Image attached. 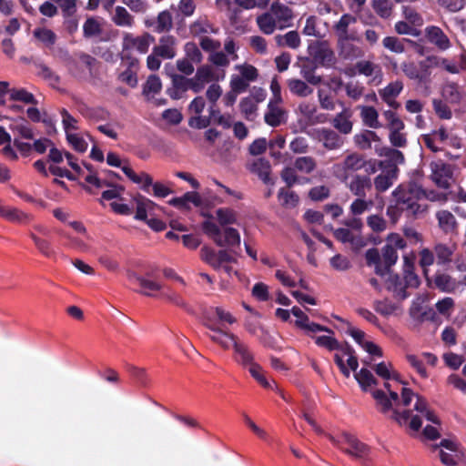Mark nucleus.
I'll return each instance as SVG.
<instances>
[{
    "instance_id": "obj_1",
    "label": "nucleus",
    "mask_w": 466,
    "mask_h": 466,
    "mask_svg": "<svg viewBox=\"0 0 466 466\" xmlns=\"http://www.w3.org/2000/svg\"><path fill=\"white\" fill-rule=\"evenodd\" d=\"M384 388L388 393L381 390L372 391L377 409L381 413L390 414V418L400 425L409 423L415 431L421 427V417L439 424L437 416L428 409L427 401L422 397L404 386H392L391 382H384Z\"/></svg>"
},
{
    "instance_id": "obj_2",
    "label": "nucleus",
    "mask_w": 466,
    "mask_h": 466,
    "mask_svg": "<svg viewBox=\"0 0 466 466\" xmlns=\"http://www.w3.org/2000/svg\"><path fill=\"white\" fill-rule=\"evenodd\" d=\"M217 218L221 229L215 222L206 220L202 224L204 233L218 247H235L240 245V235L236 228L226 227L237 223V217L229 208H218L216 211Z\"/></svg>"
},
{
    "instance_id": "obj_3",
    "label": "nucleus",
    "mask_w": 466,
    "mask_h": 466,
    "mask_svg": "<svg viewBox=\"0 0 466 466\" xmlns=\"http://www.w3.org/2000/svg\"><path fill=\"white\" fill-rule=\"evenodd\" d=\"M215 340L219 342V346L224 350L234 349L236 354V360L241 365L248 367L251 376L264 388L273 389L274 381L271 383L267 380L264 375L262 368L253 361V355L249 351L245 343L235 342V339L229 335H219L218 338H214Z\"/></svg>"
},
{
    "instance_id": "obj_4",
    "label": "nucleus",
    "mask_w": 466,
    "mask_h": 466,
    "mask_svg": "<svg viewBox=\"0 0 466 466\" xmlns=\"http://www.w3.org/2000/svg\"><path fill=\"white\" fill-rule=\"evenodd\" d=\"M364 169L368 174H373L377 171V161L375 159H366L363 155L351 152L339 162L332 167L333 175L342 183L353 177V173Z\"/></svg>"
},
{
    "instance_id": "obj_5",
    "label": "nucleus",
    "mask_w": 466,
    "mask_h": 466,
    "mask_svg": "<svg viewBox=\"0 0 466 466\" xmlns=\"http://www.w3.org/2000/svg\"><path fill=\"white\" fill-rule=\"evenodd\" d=\"M204 319L206 327L211 331L209 339L219 345V342L215 340L214 338H218L219 335L232 336L237 344L242 343L238 338L229 332L226 327L227 324L232 325L237 322V319L229 312L221 307H215L208 309L204 313Z\"/></svg>"
},
{
    "instance_id": "obj_6",
    "label": "nucleus",
    "mask_w": 466,
    "mask_h": 466,
    "mask_svg": "<svg viewBox=\"0 0 466 466\" xmlns=\"http://www.w3.org/2000/svg\"><path fill=\"white\" fill-rule=\"evenodd\" d=\"M327 437L334 446L349 456L359 461L368 459L370 454L369 446L360 441L356 436L346 431H341L338 434H328Z\"/></svg>"
},
{
    "instance_id": "obj_7",
    "label": "nucleus",
    "mask_w": 466,
    "mask_h": 466,
    "mask_svg": "<svg viewBox=\"0 0 466 466\" xmlns=\"http://www.w3.org/2000/svg\"><path fill=\"white\" fill-rule=\"evenodd\" d=\"M392 195L396 199L400 208L410 209L413 214L421 211L420 205L417 204L421 199V196L425 195V190L415 184L400 185L393 192Z\"/></svg>"
},
{
    "instance_id": "obj_8",
    "label": "nucleus",
    "mask_w": 466,
    "mask_h": 466,
    "mask_svg": "<svg viewBox=\"0 0 466 466\" xmlns=\"http://www.w3.org/2000/svg\"><path fill=\"white\" fill-rule=\"evenodd\" d=\"M200 256L202 260L218 271H224L228 275H230L233 271V268L229 264L234 259L225 249L216 251L211 248L203 247L200 250Z\"/></svg>"
},
{
    "instance_id": "obj_9",
    "label": "nucleus",
    "mask_w": 466,
    "mask_h": 466,
    "mask_svg": "<svg viewBox=\"0 0 466 466\" xmlns=\"http://www.w3.org/2000/svg\"><path fill=\"white\" fill-rule=\"evenodd\" d=\"M431 60L428 56L420 60V72L417 71L416 63L413 61H404L400 65L401 71L410 80L416 81L418 84H428L431 82L432 73Z\"/></svg>"
},
{
    "instance_id": "obj_10",
    "label": "nucleus",
    "mask_w": 466,
    "mask_h": 466,
    "mask_svg": "<svg viewBox=\"0 0 466 466\" xmlns=\"http://www.w3.org/2000/svg\"><path fill=\"white\" fill-rule=\"evenodd\" d=\"M298 115V125L304 131L309 127L323 123L325 116L318 112L317 106L311 102H301L296 110Z\"/></svg>"
},
{
    "instance_id": "obj_11",
    "label": "nucleus",
    "mask_w": 466,
    "mask_h": 466,
    "mask_svg": "<svg viewBox=\"0 0 466 466\" xmlns=\"http://www.w3.org/2000/svg\"><path fill=\"white\" fill-rule=\"evenodd\" d=\"M334 360L339 368L342 374L349 378L350 370L356 371L359 366L358 359L354 355L353 350L348 344L339 342V347L334 350Z\"/></svg>"
},
{
    "instance_id": "obj_12",
    "label": "nucleus",
    "mask_w": 466,
    "mask_h": 466,
    "mask_svg": "<svg viewBox=\"0 0 466 466\" xmlns=\"http://www.w3.org/2000/svg\"><path fill=\"white\" fill-rule=\"evenodd\" d=\"M225 76L224 72L219 73L211 66H202L197 69V72L191 80V90L194 93L201 92L207 84L212 81H218Z\"/></svg>"
},
{
    "instance_id": "obj_13",
    "label": "nucleus",
    "mask_w": 466,
    "mask_h": 466,
    "mask_svg": "<svg viewBox=\"0 0 466 466\" xmlns=\"http://www.w3.org/2000/svg\"><path fill=\"white\" fill-rule=\"evenodd\" d=\"M65 157L66 158L68 166L75 170L78 176L83 177L86 183L96 188H101L105 186V182L96 176L89 164H84L82 167L69 152H65Z\"/></svg>"
},
{
    "instance_id": "obj_14",
    "label": "nucleus",
    "mask_w": 466,
    "mask_h": 466,
    "mask_svg": "<svg viewBox=\"0 0 466 466\" xmlns=\"http://www.w3.org/2000/svg\"><path fill=\"white\" fill-rule=\"evenodd\" d=\"M440 446V459L443 464L451 466L462 461L464 453L453 441L442 440Z\"/></svg>"
},
{
    "instance_id": "obj_15",
    "label": "nucleus",
    "mask_w": 466,
    "mask_h": 466,
    "mask_svg": "<svg viewBox=\"0 0 466 466\" xmlns=\"http://www.w3.org/2000/svg\"><path fill=\"white\" fill-rule=\"evenodd\" d=\"M154 42V37L148 33L135 36L130 33H125L123 35L122 46L124 50H136L140 54H146L150 45Z\"/></svg>"
},
{
    "instance_id": "obj_16",
    "label": "nucleus",
    "mask_w": 466,
    "mask_h": 466,
    "mask_svg": "<svg viewBox=\"0 0 466 466\" xmlns=\"http://www.w3.org/2000/svg\"><path fill=\"white\" fill-rule=\"evenodd\" d=\"M346 333L349 334L367 353L372 357H381L382 350L374 342L366 339V333L348 323Z\"/></svg>"
},
{
    "instance_id": "obj_17",
    "label": "nucleus",
    "mask_w": 466,
    "mask_h": 466,
    "mask_svg": "<svg viewBox=\"0 0 466 466\" xmlns=\"http://www.w3.org/2000/svg\"><path fill=\"white\" fill-rule=\"evenodd\" d=\"M0 218L19 225H26L33 220V215L16 207L5 205L0 199Z\"/></svg>"
},
{
    "instance_id": "obj_18",
    "label": "nucleus",
    "mask_w": 466,
    "mask_h": 466,
    "mask_svg": "<svg viewBox=\"0 0 466 466\" xmlns=\"http://www.w3.org/2000/svg\"><path fill=\"white\" fill-rule=\"evenodd\" d=\"M431 169L433 182L440 187L448 188L452 176L451 166L437 160L431 163Z\"/></svg>"
},
{
    "instance_id": "obj_19",
    "label": "nucleus",
    "mask_w": 466,
    "mask_h": 466,
    "mask_svg": "<svg viewBox=\"0 0 466 466\" xmlns=\"http://www.w3.org/2000/svg\"><path fill=\"white\" fill-rule=\"evenodd\" d=\"M291 313L297 318L295 325L299 329H302L307 335H312L321 331L331 333V329L329 328L310 321L309 317L299 308L293 307L291 309Z\"/></svg>"
},
{
    "instance_id": "obj_20",
    "label": "nucleus",
    "mask_w": 466,
    "mask_h": 466,
    "mask_svg": "<svg viewBox=\"0 0 466 466\" xmlns=\"http://www.w3.org/2000/svg\"><path fill=\"white\" fill-rule=\"evenodd\" d=\"M268 13L271 15L274 22L279 26V30H284L291 26L293 12L289 6L275 2L271 5Z\"/></svg>"
},
{
    "instance_id": "obj_21",
    "label": "nucleus",
    "mask_w": 466,
    "mask_h": 466,
    "mask_svg": "<svg viewBox=\"0 0 466 466\" xmlns=\"http://www.w3.org/2000/svg\"><path fill=\"white\" fill-rule=\"evenodd\" d=\"M403 83L396 80L389 83L384 88L379 90L380 98L391 108L398 109L400 104L396 100L403 90Z\"/></svg>"
},
{
    "instance_id": "obj_22",
    "label": "nucleus",
    "mask_w": 466,
    "mask_h": 466,
    "mask_svg": "<svg viewBox=\"0 0 466 466\" xmlns=\"http://www.w3.org/2000/svg\"><path fill=\"white\" fill-rule=\"evenodd\" d=\"M425 36L429 43L441 51L451 47V41L445 33L438 26L430 25L425 28Z\"/></svg>"
},
{
    "instance_id": "obj_23",
    "label": "nucleus",
    "mask_w": 466,
    "mask_h": 466,
    "mask_svg": "<svg viewBox=\"0 0 466 466\" xmlns=\"http://www.w3.org/2000/svg\"><path fill=\"white\" fill-rule=\"evenodd\" d=\"M153 50L163 59H172L177 56V39L172 35H163Z\"/></svg>"
},
{
    "instance_id": "obj_24",
    "label": "nucleus",
    "mask_w": 466,
    "mask_h": 466,
    "mask_svg": "<svg viewBox=\"0 0 466 466\" xmlns=\"http://www.w3.org/2000/svg\"><path fill=\"white\" fill-rule=\"evenodd\" d=\"M281 101H269L265 114V122L271 127H278L286 121L287 113L281 106Z\"/></svg>"
},
{
    "instance_id": "obj_25",
    "label": "nucleus",
    "mask_w": 466,
    "mask_h": 466,
    "mask_svg": "<svg viewBox=\"0 0 466 466\" xmlns=\"http://www.w3.org/2000/svg\"><path fill=\"white\" fill-rule=\"evenodd\" d=\"M202 202V198L195 191L187 192L183 196L174 198L168 201L171 206L186 210L190 209L191 206L200 207Z\"/></svg>"
},
{
    "instance_id": "obj_26",
    "label": "nucleus",
    "mask_w": 466,
    "mask_h": 466,
    "mask_svg": "<svg viewBox=\"0 0 466 466\" xmlns=\"http://www.w3.org/2000/svg\"><path fill=\"white\" fill-rule=\"evenodd\" d=\"M356 69L360 75L371 77L372 83L379 84L382 80V71L380 65L362 60L356 64Z\"/></svg>"
},
{
    "instance_id": "obj_27",
    "label": "nucleus",
    "mask_w": 466,
    "mask_h": 466,
    "mask_svg": "<svg viewBox=\"0 0 466 466\" xmlns=\"http://www.w3.org/2000/svg\"><path fill=\"white\" fill-rule=\"evenodd\" d=\"M353 141L356 147L362 150L370 149L373 143L374 146L381 145L380 137L377 135V133L368 129L356 134L353 137Z\"/></svg>"
},
{
    "instance_id": "obj_28",
    "label": "nucleus",
    "mask_w": 466,
    "mask_h": 466,
    "mask_svg": "<svg viewBox=\"0 0 466 466\" xmlns=\"http://www.w3.org/2000/svg\"><path fill=\"white\" fill-rule=\"evenodd\" d=\"M350 181L345 183L348 188L355 196L363 198L366 195V189L371 187L370 178L368 176L354 175L350 177Z\"/></svg>"
},
{
    "instance_id": "obj_29",
    "label": "nucleus",
    "mask_w": 466,
    "mask_h": 466,
    "mask_svg": "<svg viewBox=\"0 0 466 466\" xmlns=\"http://www.w3.org/2000/svg\"><path fill=\"white\" fill-rule=\"evenodd\" d=\"M373 369L379 377L385 380V382L392 381V386H402L401 381L399 380L397 371L392 368V365L390 362H380L376 364Z\"/></svg>"
},
{
    "instance_id": "obj_30",
    "label": "nucleus",
    "mask_w": 466,
    "mask_h": 466,
    "mask_svg": "<svg viewBox=\"0 0 466 466\" xmlns=\"http://www.w3.org/2000/svg\"><path fill=\"white\" fill-rule=\"evenodd\" d=\"M125 175L134 183L140 186V187L147 193H151L150 187L153 183L152 177L145 172L137 174L131 167L124 166L121 167Z\"/></svg>"
},
{
    "instance_id": "obj_31",
    "label": "nucleus",
    "mask_w": 466,
    "mask_h": 466,
    "mask_svg": "<svg viewBox=\"0 0 466 466\" xmlns=\"http://www.w3.org/2000/svg\"><path fill=\"white\" fill-rule=\"evenodd\" d=\"M360 116L364 126L377 129L381 127V124L379 121V112L373 106H359Z\"/></svg>"
},
{
    "instance_id": "obj_32",
    "label": "nucleus",
    "mask_w": 466,
    "mask_h": 466,
    "mask_svg": "<svg viewBox=\"0 0 466 466\" xmlns=\"http://www.w3.org/2000/svg\"><path fill=\"white\" fill-rule=\"evenodd\" d=\"M351 116L352 112L349 108H344L333 118L332 125L341 134L348 135L352 131Z\"/></svg>"
},
{
    "instance_id": "obj_33",
    "label": "nucleus",
    "mask_w": 466,
    "mask_h": 466,
    "mask_svg": "<svg viewBox=\"0 0 466 466\" xmlns=\"http://www.w3.org/2000/svg\"><path fill=\"white\" fill-rule=\"evenodd\" d=\"M136 204L137 211L135 218L137 220L147 221L148 219V216H151L157 208V204L146 198H137Z\"/></svg>"
},
{
    "instance_id": "obj_34",
    "label": "nucleus",
    "mask_w": 466,
    "mask_h": 466,
    "mask_svg": "<svg viewBox=\"0 0 466 466\" xmlns=\"http://www.w3.org/2000/svg\"><path fill=\"white\" fill-rule=\"evenodd\" d=\"M398 168L393 167L378 175L374 179L375 188L380 192L389 189L397 178Z\"/></svg>"
},
{
    "instance_id": "obj_35",
    "label": "nucleus",
    "mask_w": 466,
    "mask_h": 466,
    "mask_svg": "<svg viewBox=\"0 0 466 466\" xmlns=\"http://www.w3.org/2000/svg\"><path fill=\"white\" fill-rule=\"evenodd\" d=\"M319 140L329 150L339 148L343 145L342 138L335 131L327 128L319 130Z\"/></svg>"
},
{
    "instance_id": "obj_36",
    "label": "nucleus",
    "mask_w": 466,
    "mask_h": 466,
    "mask_svg": "<svg viewBox=\"0 0 466 466\" xmlns=\"http://www.w3.org/2000/svg\"><path fill=\"white\" fill-rule=\"evenodd\" d=\"M66 137L68 144L76 152L84 153L87 150L88 139L90 138L87 133H83L80 131L75 133L69 132L68 136Z\"/></svg>"
},
{
    "instance_id": "obj_37",
    "label": "nucleus",
    "mask_w": 466,
    "mask_h": 466,
    "mask_svg": "<svg viewBox=\"0 0 466 466\" xmlns=\"http://www.w3.org/2000/svg\"><path fill=\"white\" fill-rule=\"evenodd\" d=\"M338 45L339 56L344 59L352 60L362 55L361 49L349 42V39H339Z\"/></svg>"
},
{
    "instance_id": "obj_38",
    "label": "nucleus",
    "mask_w": 466,
    "mask_h": 466,
    "mask_svg": "<svg viewBox=\"0 0 466 466\" xmlns=\"http://www.w3.org/2000/svg\"><path fill=\"white\" fill-rule=\"evenodd\" d=\"M316 49L314 56L324 66H332L335 63V54L326 42L319 43Z\"/></svg>"
},
{
    "instance_id": "obj_39",
    "label": "nucleus",
    "mask_w": 466,
    "mask_h": 466,
    "mask_svg": "<svg viewBox=\"0 0 466 466\" xmlns=\"http://www.w3.org/2000/svg\"><path fill=\"white\" fill-rule=\"evenodd\" d=\"M356 21L357 19L355 16L350 14H344L333 26L338 38L350 39L348 32L349 26L355 24Z\"/></svg>"
},
{
    "instance_id": "obj_40",
    "label": "nucleus",
    "mask_w": 466,
    "mask_h": 466,
    "mask_svg": "<svg viewBox=\"0 0 466 466\" xmlns=\"http://www.w3.org/2000/svg\"><path fill=\"white\" fill-rule=\"evenodd\" d=\"M334 237L342 243H350L353 248H359L362 245V240L359 235L351 232L349 228H338L333 232Z\"/></svg>"
},
{
    "instance_id": "obj_41",
    "label": "nucleus",
    "mask_w": 466,
    "mask_h": 466,
    "mask_svg": "<svg viewBox=\"0 0 466 466\" xmlns=\"http://www.w3.org/2000/svg\"><path fill=\"white\" fill-rule=\"evenodd\" d=\"M137 61L133 60L129 63L128 66L118 75V80L127 84L130 87H135L137 85Z\"/></svg>"
},
{
    "instance_id": "obj_42",
    "label": "nucleus",
    "mask_w": 466,
    "mask_h": 466,
    "mask_svg": "<svg viewBox=\"0 0 466 466\" xmlns=\"http://www.w3.org/2000/svg\"><path fill=\"white\" fill-rule=\"evenodd\" d=\"M275 41L279 46H288L291 49H297L300 46V37L297 31H289L285 35H277Z\"/></svg>"
},
{
    "instance_id": "obj_43",
    "label": "nucleus",
    "mask_w": 466,
    "mask_h": 466,
    "mask_svg": "<svg viewBox=\"0 0 466 466\" xmlns=\"http://www.w3.org/2000/svg\"><path fill=\"white\" fill-rule=\"evenodd\" d=\"M374 150L378 156L388 157L395 165L404 163V156L398 149L384 147L382 145H375Z\"/></svg>"
},
{
    "instance_id": "obj_44",
    "label": "nucleus",
    "mask_w": 466,
    "mask_h": 466,
    "mask_svg": "<svg viewBox=\"0 0 466 466\" xmlns=\"http://www.w3.org/2000/svg\"><path fill=\"white\" fill-rule=\"evenodd\" d=\"M256 23L260 32L265 35H272L276 30H279V26L268 12L258 15Z\"/></svg>"
},
{
    "instance_id": "obj_45",
    "label": "nucleus",
    "mask_w": 466,
    "mask_h": 466,
    "mask_svg": "<svg viewBox=\"0 0 466 466\" xmlns=\"http://www.w3.org/2000/svg\"><path fill=\"white\" fill-rule=\"evenodd\" d=\"M112 21L118 26L131 27L134 25V18L123 6H116L111 16Z\"/></svg>"
},
{
    "instance_id": "obj_46",
    "label": "nucleus",
    "mask_w": 466,
    "mask_h": 466,
    "mask_svg": "<svg viewBox=\"0 0 466 466\" xmlns=\"http://www.w3.org/2000/svg\"><path fill=\"white\" fill-rule=\"evenodd\" d=\"M440 228L446 233L451 232L456 228V218L448 210H441L436 214Z\"/></svg>"
},
{
    "instance_id": "obj_47",
    "label": "nucleus",
    "mask_w": 466,
    "mask_h": 466,
    "mask_svg": "<svg viewBox=\"0 0 466 466\" xmlns=\"http://www.w3.org/2000/svg\"><path fill=\"white\" fill-rule=\"evenodd\" d=\"M354 377L363 390H369L372 386L377 385V380L370 370L361 369L355 372Z\"/></svg>"
},
{
    "instance_id": "obj_48",
    "label": "nucleus",
    "mask_w": 466,
    "mask_h": 466,
    "mask_svg": "<svg viewBox=\"0 0 466 466\" xmlns=\"http://www.w3.org/2000/svg\"><path fill=\"white\" fill-rule=\"evenodd\" d=\"M241 113L247 120L252 121L257 116L258 104L253 97H244L239 103Z\"/></svg>"
},
{
    "instance_id": "obj_49",
    "label": "nucleus",
    "mask_w": 466,
    "mask_h": 466,
    "mask_svg": "<svg viewBox=\"0 0 466 466\" xmlns=\"http://www.w3.org/2000/svg\"><path fill=\"white\" fill-rule=\"evenodd\" d=\"M413 43V41L409 39H400L396 36H386L382 40L383 46L390 50V52L396 54H402L405 51L404 43Z\"/></svg>"
},
{
    "instance_id": "obj_50",
    "label": "nucleus",
    "mask_w": 466,
    "mask_h": 466,
    "mask_svg": "<svg viewBox=\"0 0 466 466\" xmlns=\"http://www.w3.org/2000/svg\"><path fill=\"white\" fill-rule=\"evenodd\" d=\"M434 283L439 289L444 292H452L458 287V283L455 279L443 273L436 275Z\"/></svg>"
},
{
    "instance_id": "obj_51",
    "label": "nucleus",
    "mask_w": 466,
    "mask_h": 466,
    "mask_svg": "<svg viewBox=\"0 0 466 466\" xmlns=\"http://www.w3.org/2000/svg\"><path fill=\"white\" fill-rule=\"evenodd\" d=\"M430 60H431V70L437 67H443L447 72L451 74L459 73V66L456 63L450 61L446 58L438 56H429Z\"/></svg>"
},
{
    "instance_id": "obj_52",
    "label": "nucleus",
    "mask_w": 466,
    "mask_h": 466,
    "mask_svg": "<svg viewBox=\"0 0 466 466\" xmlns=\"http://www.w3.org/2000/svg\"><path fill=\"white\" fill-rule=\"evenodd\" d=\"M366 260L369 266H374L376 274L380 276L385 275L381 256L376 248H370L366 252Z\"/></svg>"
},
{
    "instance_id": "obj_53",
    "label": "nucleus",
    "mask_w": 466,
    "mask_h": 466,
    "mask_svg": "<svg viewBox=\"0 0 466 466\" xmlns=\"http://www.w3.org/2000/svg\"><path fill=\"white\" fill-rule=\"evenodd\" d=\"M189 29L194 35H202L217 32L213 25L205 18L196 20L191 24Z\"/></svg>"
},
{
    "instance_id": "obj_54",
    "label": "nucleus",
    "mask_w": 466,
    "mask_h": 466,
    "mask_svg": "<svg viewBox=\"0 0 466 466\" xmlns=\"http://www.w3.org/2000/svg\"><path fill=\"white\" fill-rule=\"evenodd\" d=\"M288 86L292 94L301 97L308 96L313 92V89L300 79L289 80Z\"/></svg>"
},
{
    "instance_id": "obj_55",
    "label": "nucleus",
    "mask_w": 466,
    "mask_h": 466,
    "mask_svg": "<svg viewBox=\"0 0 466 466\" xmlns=\"http://www.w3.org/2000/svg\"><path fill=\"white\" fill-rule=\"evenodd\" d=\"M328 335H320V336H314L315 334L310 335L314 340L315 343L321 348H325L326 350L329 351H333L335 349L339 347V341L335 339L333 336V331L328 332Z\"/></svg>"
},
{
    "instance_id": "obj_56",
    "label": "nucleus",
    "mask_w": 466,
    "mask_h": 466,
    "mask_svg": "<svg viewBox=\"0 0 466 466\" xmlns=\"http://www.w3.org/2000/svg\"><path fill=\"white\" fill-rule=\"evenodd\" d=\"M162 87L160 78L156 75L149 76L143 88V94L147 99L159 93Z\"/></svg>"
},
{
    "instance_id": "obj_57",
    "label": "nucleus",
    "mask_w": 466,
    "mask_h": 466,
    "mask_svg": "<svg viewBox=\"0 0 466 466\" xmlns=\"http://www.w3.org/2000/svg\"><path fill=\"white\" fill-rule=\"evenodd\" d=\"M33 34L37 40L47 47H51L56 43V35L50 29L45 27L35 28Z\"/></svg>"
},
{
    "instance_id": "obj_58",
    "label": "nucleus",
    "mask_w": 466,
    "mask_h": 466,
    "mask_svg": "<svg viewBox=\"0 0 466 466\" xmlns=\"http://www.w3.org/2000/svg\"><path fill=\"white\" fill-rule=\"evenodd\" d=\"M139 286V292L148 297H156L157 293L162 290L161 284L150 279H147L145 278H143V279H140Z\"/></svg>"
},
{
    "instance_id": "obj_59",
    "label": "nucleus",
    "mask_w": 466,
    "mask_h": 466,
    "mask_svg": "<svg viewBox=\"0 0 466 466\" xmlns=\"http://www.w3.org/2000/svg\"><path fill=\"white\" fill-rule=\"evenodd\" d=\"M0 146H4L3 153L6 157L10 159H15L17 157L16 153L11 146V137L2 127H0Z\"/></svg>"
},
{
    "instance_id": "obj_60",
    "label": "nucleus",
    "mask_w": 466,
    "mask_h": 466,
    "mask_svg": "<svg viewBox=\"0 0 466 466\" xmlns=\"http://www.w3.org/2000/svg\"><path fill=\"white\" fill-rule=\"evenodd\" d=\"M381 259L386 275L390 268L394 265L398 259L397 250L391 246H385L382 249Z\"/></svg>"
},
{
    "instance_id": "obj_61",
    "label": "nucleus",
    "mask_w": 466,
    "mask_h": 466,
    "mask_svg": "<svg viewBox=\"0 0 466 466\" xmlns=\"http://www.w3.org/2000/svg\"><path fill=\"white\" fill-rule=\"evenodd\" d=\"M294 167L297 171L309 174L315 169L316 162L311 157H300L295 159Z\"/></svg>"
},
{
    "instance_id": "obj_62",
    "label": "nucleus",
    "mask_w": 466,
    "mask_h": 466,
    "mask_svg": "<svg viewBox=\"0 0 466 466\" xmlns=\"http://www.w3.org/2000/svg\"><path fill=\"white\" fill-rule=\"evenodd\" d=\"M235 69L238 71V76L248 82H254L258 76V69L249 64L237 65Z\"/></svg>"
},
{
    "instance_id": "obj_63",
    "label": "nucleus",
    "mask_w": 466,
    "mask_h": 466,
    "mask_svg": "<svg viewBox=\"0 0 466 466\" xmlns=\"http://www.w3.org/2000/svg\"><path fill=\"white\" fill-rule=\"evenodd\" d=\"M253 171L265 182H270V165L265 159H258L253 164Z\"/></svg>"
},
{
    "instance_id": "obj_64",
    "label": "nucleus",
    "mask_w": 466,
    "mask_h": 466,
    "mask_svg": "<svg viewBox=\"0 0 466 466\" xmlns=\"http://www.w3.org/2000/svg\"><path fill=\"white\" fill-rule=\"evenodd\" d=\"M442 96L451 103H459L461 99V92L460 87L454 84H447L442 89Z\"/></svg>"
}]
</instances>
